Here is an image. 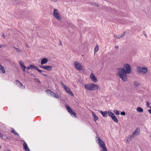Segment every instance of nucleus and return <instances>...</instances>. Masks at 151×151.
Instances as JSON below:
<instances>
[{
  "label": "nucleus",
  "mask_w": 151,
  "mask_h": 151,
  "mask_svg": "<svg viewBox=\"0 0 151 151\" xmlns=\"http://www.w3.org/2000/svg\"><path fill=\"white\" fill-rule=\"evenodd\" d=\"M119 77L121 78L124 81L127 80V74H130L131 73L132 69L130 65L128 63L124 64L123 68H119L117 69Z\"/></svg>",
  "instance_id": "1"
},
{
  "label": "nucleus",
  "mask_w": 151,
  "mask_h": 151,
  "mask_svg": "<svg viewBox=\"0 0 151 151\" xmlns=\"http://www.w3.org/2000/svg\"><path fill=\"white\" fill-rule=\"evenodd\" d=\"M84 87L86 89L91 91L97 90L99 88L98 85L95 84H86Z\"/></svg>",
  "instance_id": "2"
},
{
  "label": "nucleus",
  "mask_w": 151,
  "mask_h": 151,
  "mask_svg": "<svg viewBox=\"0 0 151 151\" xmlns=\"http://www.w3.org/2000/svg\"><path fill=\"white\" fill-rule=\"evenodd\" d=\"M73 64L75 68L76 69L79 70H83L82 67L78 62L77 61H74Z\"/></svg>",
  "instance_id": "3"
},
{
  "label": "nucleus",
  "mask_w": 151,
  "mask_h": 151,
  "mask_svg": "<svg viewBox=\"0 0 151 151\" xmlns=\"http://www.w3.org/2000/svg\"><path fill=\"white\" fill-rule=\"evenodd\" d=\"M138 72L143 73H146L147 72V68L146 67H139L137 68Z\"/></svg>",
  "instance_id": "4"
},
{
  "label": "nucleus",
  "mask_w": 151,
  "mask_h": 151,
  "mask_svg": "<svg viewBox=\"0 0 151 151\" xmlns=\"http://www.w3.org/2000/svg\"><path fill=\"white\" fill-rule=\"evenodd\" d=\"M53 14L54 16L58 19L59 20L61 19V18L59 15L58 10L55 9L54 10Z\"/></svg>",
  "instance_id": "5"
},
{
  "label": "nucleus",
  "mask_w": 151,
  "mask_h": 151,
  "mask_svg": "<svg viewBox=\"0 0 151 151\" xmlns=\"http://www.w3.org/2000/svg\"><path fill=\"white\" fill-rule=\"evenodd\" d=\"M66 91L70 95L72 96H73L74 95L73 93L71 92L69 88H68L66 86H65L64 88Z\"/></svg>",
  "instance_id": "6"
},
{
  "label": "nucleus",
  "mask_w": 151,
  "mask_h": 151,
  "mask_svg": "<svg viewBox=\"0 0 151 151\" xmlns=\"http://www.w3.org/2000/svg\"><path fill=\"white\" fill-rule=\"evenodd\" d=\"M99 143V145L101 148H102L103 149H105L106 147L105 145L104 142L102 140L98 142Z\"/></svg>",
  "instance_id": "7"
},
{
  "label": "nucleus",
  "mask_w": 151,
  "mask_h": 151,
  "mask_svg": "<svg viewBox=\"0 0 151 151\" xmlns=\"http://www.w3.org/2000/svg\"><path fill=\"white\" fill-rule=\"evenodd\" d=\"M19 63L23 71H25L26 67L24 65V63L21 61H19Z\"/></svg>",
  "instance_id": "8"
},
{
  "label": "nucleus",
  "mask_w": 151,
  "mask_h": 151,
  "mask_svg": "<svg viewBox=\"0 0 151 151\" xmlns=\"http://www.w3.org/2000/svg\"><path fill=\"white\" fill-rule=\"evenodd\" d=\"M90 78L92 81L94 82H97V80L96 78V77L92 73L90 75Z\"/></svg>",
  "instance_id": "9"
},
{
  "label": "nucleus",
  "mask_w": 151,
  "mask_h": 151,
  "mask_svg": "<svg viewBox=\"0 0 151 151\" xmlns=\"http://www.w3.org/2000/svg\"><path fill=\"white\" fill-rule=\"evenodd\" d=\"M139 128H137L134 132L131 135V137H134L135 135H136L137 134H138L139 131Z\"/></svg>",
  "instance_id": "10"
},
{
  "label": "nucleus",
  "mask_w": 151,
  "mask_h": 151,
  "mask_svg": "<svg viewBox=\"0 0 151 151\" xmlns=\"http://www.w3.org/2000/svg\"><path fill=\"white\" fill-rule=\"evenodd\" d=\"M16 82L17 83V84L18 86L22 88H25V86H23L22 84L18 80H16Z\"/></svg>",
  "instance_id": "11"
},
{
  "label": "nucleus",
  "mask_w": 151,
  "mask_h": 151,
  "mask_svg": "<svg viewBox=\"0 0 151 151\" xmlns=\"http://www.w3.org/2000/svg\"><path fill=\"white\" fill-rule=\"evenodd\" d=\"M100 112L103 117H106L107 116L108 112L107 111H106L103 112L101 110L100 111Z\"/></svg>",
  "instance_id": "12"
},
{
  "label": "nucleus",
  "mask_w": 151,
  "mask_h": 151,
  "mask_svg": "<svg viewBox=\"0 0 151 151\" xmlns=\"http://www.w3.org/2000/svg\"><path fill=\"white\" fill-rule=\"evenodd\" d=\"M5 72L6 71L4 67L0 65V73H5Z\"/></svg>",
  "instance_id": "13"
},
{
  "label": "nucleus",
  "mask_w": 151,
  "mask_h": 151,
  "mask_svg": "<svg viewBox=\"0 0 151 151\" xmlns=\"http://www.w3.org/2000/svg\"><path fill=\"white\" fill-rule=\"evenodd\" d=\"M23 145L24 148L25 150L26 151H30V149L28 147L27 144L25 142H24Z\"/></svg>",
  "instance_id": "14"
},
{
  "label": "nucleus",
  "mask_w": 151,
  "mask_h": 151,
  "mask_svg": "<svg viewBox=\"0 0 151 151\" xmlns=\"http://www.w3.org/2000/svg\"><path fill=\"white\" fill-rule=\"evenodd\" d=\"M125 32H124L123 34L121 35H115L114 36V37H116V38L119 39L123 37L125 35Z\"/></svg>",
  "instance_id": "15"
},
{
  "label": "nucleus",
  "mask_w": 151,
  "mask_h": 151,
  "mask_svg": "<svg viewBox=\"0 0 151 151\" xmlns=\"http://www.w3.org/2000/svg\"><path fill=\"white\" fill-rule=\"evenodd\" d=\"M48 62V60L46 58H43L41 60V63L42 65L45 64Z\"/></svg>",
  "instance_id": "16"
},
{
  "label": "nucleus",
  "mask_w": 151,
  "mask_h": 151,
  "mask_svg": "<svg viewBox=\"0 0 151 151\" xmlns=\"http://www.w3.org/2000/svg\"><path fill=\"white\" fill-rule=\"evenodd\" d=\"M65 107L67 109V110H68V112L70 113L71 112H72V110L71 108L69 107V106L67 105L66 104L65 105Z\"/></svg>",
  "instance_id": "17"
},
{
  "label": "nucleus",
  "mask_w": 151,
  "mask_h": 151,
  "mask_svg": "<svg viewBox=\"0 0 151 151\" xmlns=\"http://www.w3.org/2000/svg\"><path fill=\"white\" fill-rule=\"evenodd\" d=\"M50 96L55 98H59V96L58 95L56 94L53 92L51 93Z\"/></svg>",
  "instance_id": "18"
},
{
  "label": "nucleus",
  "mask_w": 151,
  "mask_h": 151,
  "mask_svg": "<svg viewBox=\"0 0 151 151\" xmlns=\"http://www.w3.org/2000/svg\"><path fill=\"white\" fill-rule=\"evenodd\" d=\"M112 119L115 122H118V121L116 117L114 115L111 117Z\"/></svg>",
  "instance_id": "19"
},
{
  "label": "nucleus",
  "mask_w": 151,
  "mask_h": 151,
  "mask_svg": "<svg viewBox=\"0 0 151 151\" xmlns=\"http://www.w3.org/2000/svg\"><path fill=\"white\" fill-rule=\"evenodd\" d=\"M137 110L139 112H142L143 109L141 107H138L137 108Z\"/></svg>",
  "instance_id": "20"
},
{
  "label": "nucleus",
  "mask_w": 151,
  "mask_h": 151,
  "mask_svg": "<svg viewBox=\"0 0 151 151\" xmlns=\"http://www.w3.org/2000/svg\"><path fill=\"white\" fill-rule=\"evenodd\" d=\"M29 66L30 67V69H34L35 70H36V69L37 68V66H36L33 65L32 64L30 65H29Z\"/></svg>",
  "instance_id": "21"
},
{
  "label": "nucleus",
  "mask_w": 151,
  "mask_h": 151,
  "mask_svg": "<svg viewBox=\"0 0 151 151\" xmlns=\"http://www.w3.org/2000/svg\"><path fill=\"white\" fill-rule=\"evenodd\" d=\"M89 4H90L91 5L94 6H96L97 7L99 6V5L97 3H93V2H91L89 3Z\"/></svg>",
  "instance_id": "22"
},
{
  "label": "nucleus",
  "mask_w": 151,
  "mask_h": 151,
  "mask_svg": "<svg viewBox=\"0 0 151 151\" xmlns=\"http://www.w3.org/2000/svg\"><path fill=\"white\" fill-rule=\"evenodd\" d=\"M52 67L51 66H46L45 70L50 71L52 69Z\"/></svg>",
  "instance_id": "23"
},
{
  "label": "nucleus",
  "mask_w": 151,
  "mask_h": 151,
  "mask_svg": "<svg viewBox=\"0 0 151 151\" xmlns=\"http://www.w3.org/2000/svg\"><path fill=\"white\" fill-rule=\"evenodd\" d=\"M134 86L135 87H137L140 85L139 83L138 82L136 81H134Z\"/></svg>",
  "instance_id": "24"
},
{
  "label": "nucleus",
  "mask_w": 151,
  "mask_h": 151,
  "mask_svg": "<svg viewBox=\"0 0 151 151\" xmlns=\"http://www.w3.org/2000/svg\"><path fill=\"white\" fill-rule=\"evenodd\" d=\"M108 114H109V116H110L111 117L112 116H114V114L112 113V112L110 111H108Z\"/></svg>",
  "instance_id": "25"
},
{
  "label": "nucleus",
  "mask_w": 151,
  "mask_h": 151,
  "mask_svg": "<svg viewBox=\"0 0 151 151\" xmlns=\"http://www.w3.org/2000/svg\"><path fill=\"white\" fill-rule=\"evenodd\" d=\"M11 132L12 133H14V134L17 135L18 136H19V134L15 131L14 129H12L11 130Z\"/></svg>",
  "instance_id": "26"
},
{
  "label": "nucleus",
  "mask_w": 151,
  "mask_h": 151,
  "mask_svg": "<svg viewBox=\"0 0 151 151\" xmlns=\"http://www.w3.org/2000/svg\"><path fill=\"white\" fill-rule=\"evenodd\" d=\"M93 116L94 117V119L95 121L98 119V117L96 116V115L95 114H93Z\"/></svg>",
  "instance_id": "27"
},
{
  "label": "nucleus",
  "mask_w": 151,
  "mask_h": 151,
  "mask_svg": "<svg viewBox=\"0 0 151 151\" xmlns=\"http://www.w3.org/2000/svg\"><path fill=\"white\" fill-rule=\"evenodd\" d=\"M99 49V46L98 45H97L96 46V47H95L94 48V50H95L94 52H97L98 51Z\"/></svg>",
  "instance_id": "28"
},
{
  "label": "nucleus",
  "mask_w": 151,
  "mask_h": 151,
  "mask_svg": "<svg viewBox=\"0 0 151 151\" xmlns=\"http://www.w3.org/2000/svg\"><path fill=\"white\" fill-rule=\"evenodd\" d=\"M46 93L48 94H49L50 95H51V94L52 93H51L52 92V91H50V90L47 89L46 90Z\"/></svg>",
  "instance_id": "29"
},
{
  "label": "nucleus",
  "mask_w": 151,
  "mask_h": 151,
  "mask_svg": "<svg viewBox=\"0 0 151 151\" xmlns=\"http://www.w3.org/2000/svg\"><path fill=\"white\" fill-rule=\"evenodd\" d=\"M70 114L71 115L76 117V114L75 112L72 111V112H71L70 113Z\"/></svg>",
  "instance_id": "30"
},
{
  "label": "nucleus",
  "mask_w": 151,
  "mask_h": 151,
  "mask_svg": "<svg viewBox=\"0 0 151 151\" xmlns=\"http://www.w3.org/2000/svg\"><path fill=\"white\" fill-rule=\"evenodd\" d=\"M34 80L36 82H37L39 83V84H41V82L39 80L38 78H35Z\"/></svg>",
  "instance_id": "31"
},
{
  "label": "nucleus",
  "mask_w": 151,
  "mask_h": 151,
  "mask_svg": "<svg viewBox=\"0 0 151 151\" xmlns=\"http://www.w3.org/2000/svg\"><path fill=\"white\" fill-rule=\"evenodd\" d=\"M114 113L117 115H119V111L116 110H114Z\"/></svg>",
  "instance_id": "32"
},
{
  "label": "nucleus",
  "mask_w": 151,
  "mask_h": 151,
  "mask_svg": "<svg viewBox=\"0 0 151 151\" xmlns=\"http://www.w3.org/2000/svg\"><path fill=\"white\" fill-rule=\"evenodd\" d=\"M39 72L42 73V72H45V71L44 70L43 71H42V70L39 69L37 67V68L36 69Z\"/></svg>",
  "instance_id": "33"
},
{
  "label": "nucleus",
  "mask_w": 151,
  "mask_h": 151,
  "mask_svg": "<svg viewBox=\"0 0 151 151\" xmlns=\"http://www.w3.org/2000/svg\"><path fill=\"white\" fill-rule=\"evenodd\" d=\"M96 140H97L98 141V142H99L100 141H101V140L100 138H99V137H96Z\"/></svg>",
  "instance_id": "34"
},
{
  "label": "nucleus",
  "mask_w": 151,
  "mask_h": 151,
  "mask_svg": "<svg viewBox=\"0 0 151 151\" xmlns=\"http://www.w3.org/2000/svg\"><path fill=\"white\" fill-rule=\"evenodd\" d=\"M40 68H42L45 69V68H46V66H44L43 65H40Z\"/></svg>",
  "instance_id": "35"
},
{
  "label": "nucleus",
  "mask_w": 151,
  "mask_h": 151,
  "mask_svg": "<svg viewBox=\"0 0 151 151\" xmlns=\"http://www.w3.org/2000/svg\"><path fill=\"white\" fill-rule=\"evenodd\" d=\"M0 35L1 36L4 38H5V37L4 35V34L3 33H0Z\"/></svg>",
  "instance_id": "36"
},
{
  "label": "nucleus",
  "mask_w": 151,
  "mask_h": 151,
  "mask_svg": "<svg viewBox=\"0 0 151 151\" xmlns=\"http://www.w3.org/2000/svg\"><path fill=\"white\" fill-rule=\"evenodd\" d=\"M146 104H147V106L148 107H149L150 108V107H150V104L148 102H147V103H146Z\"/></svg>",
  "instance_id": "37"
},
{
  "label": "nucleus",
  "mask_w": 151,
  "mask_h": 151,
  "mask_svg": "<svg viewBox=\"0 0 151 151\" xmlns=\"http://www.w3.org/2000/svg\"><path fill=\"white\" fill-rule=\"evenodd\" d=\"M121 114L122 115L124 116L125 115V112L123 111L121 113Z\"/></svg>",
  "instance_id": "38"
},
{
  "label": "nucleus",
  "mask_w": 151,
  "mask_h": 151,
  "mask_svg": "<svg viewBox=\"0 0 151 151\" xmlns=\"http://www.w3.org/2000/svg\"><path fill=\"white\" fill-rule=\"evenodd\" d=\"M143 33L144 35L145 36V37H147V34H146L145 32V31H144L143 32Z\"/></svg>",
  "instance_id": "39"
},
{
  "label": "nucleus",
  "mask_w": 151,
  "mask_h": 151,
  "mask_svg": "<svg viewBox=\"0 0 151 151\" xmlns=\"http://www.w3.org/2000/svg\"><path fill=\"white\" fill-rule=\"evenodd\" d=\"M101 151H108L107 150L106 148H105V149L101 150Z\"/></svg>",
  "instance_id": "40"
},
{
  "label": "nucleus",
  "mask_w": 151,
  "mask_h": 151,
  "mask_svg": "<svg viewBox=\"0 0 151 151\" xmlns=\"http://www.w3.org/2000/svg\"><path fill=\"white\" fill-rule=\"evenodd\" d=\"M61 84L63 86V88L65 87V86H66L62 82H61Z\"/></svg>",
  "instance_id": "41"
},
{
  "label": "nucleus",
  "mask_w": 151,
  "mask_h": 151,
  "mask_svg": "<svg viewBox=\"0 0 151 151\" xmlns=\"http://www.w3.org/2000/svg\"><path fill=\"white\" fill-rule=\"evenodd\" d=\"M26 68L27 69L29 70L30 69V67L29 65Z\"/></svg>",
  "instance_id": "42"
},
{
  "label": "nucleus",
  "mask_w": 151,
  "mask_h": 151,
  "mask_svg": "<svg viewBox=\"0 0 151 151\" xmlns=\"http://www.w3.org/2000/svg\"><path fill=\"white\" fill-rule=\"evenodd\" d=\"M148 112L151 114V109H148Z\"/></svg>",
  "instance_id": "43"
},
{
  "label": "nucleus",
  "mask_w": 151,
  "mask_h": 151,
  "mask_svg": "<svg viewBox=\"0 0 151 151\" xmlns=\"http://www.w3.org/2000/svg\"><path fill=\"white\" fill-rule=\"evenodd\" d=\"M42 75L44 76H46V77H47V75L45 74H42Z\"/></svg>",
  "instance_id": "44"
},
{
  "label": "nucleus",
  "mask_w": 151,
  "mask_h": 151,
  "mask_svg": "<svg viewBox=\"0 0 151 151\" xmlns=\"http://www.w3.org/2000/svg\"><path fill=\"white\" fill-rule=\"evenodd\" d=\"M31 76H33L34 77H35V76L33 74H32V73H31Z\"/></svg>",
  "instance_id": "45"
},
{
  "label": "nucleus",
  "mask_w": 151,
  "mask_h": 151,
  "mask_svg": "<svg viewBox=\"0 0 151 151\" xmlns=\"http://www.w3.org/2000/svg\"><path fill=\"white\" fill-rule=\"evenodd\" d=\"M119 47L118 46H116L115 47V48L116 49H118L119 48Z\"/></svg>",
  "instance_id": "46"
},
{
  "label": "nucleus",
  "mask_w": 151,
  "mask_h": 151,
  "mask_svg": "<svg viewBox=\"0 0 151 151\" xmlns=\"http://www.w3.org/2000/svg\"><path fill=\"white\" fill-rule=\"evenodd\" d=\"M62 45V42H61V41H60V43H59V45Z\"/></svg>",
  "instance_id": "47"
},
{
  "label": "nucleus",
  "mask_w": 151,
  "mask_h": 151,
  "mask_svg": "<svg viewBox=\"0 0 151 151\" xmlns=\"http://www.w3.org/2000/svg\"><path fill=\"white\" fill-rule=\"evenodd\" d=\"M52 1L54 2H55L57 1V0H52Z\"/></svg>",
  "instance_id": "48"
},
{
  "label": "nucleus",
  "mask_w": 151,
  "mask_h": 151,
  "mask_svg": "<svg viewBox=\"0 0 151 151\" xmlns=\"http://www.w3.org/2000/svg\"><path fill=\"white\" fill-rule=\"evenodd\" d=\"M4 46L3 45H1L0 46V48H1L2 47Z\"/></svg>",
  "instance_id": "49"
},
{
  "label": "nucleus",
  "mask_w": 151,
  "mask_h": 151,
  "mask_svg": "<svg viewBox=\"0 0 151 151\" xmlns=\"http://www.w3.org/2000/svg\"><path fill=\"white\" fill-rule=\"evenodd\" d=\"M5 151H11V150H5Z\"/></svg>",
  "instance_id": "50"
},
{
  "label": "nucleus",
  "mask_w": 151,
  "mask_h": 151,
  "mask_svg": "<svg viewBox=\"0 0 151 151\" xmlns=\"http://www.w3.org/2000/svg\"><path fill=\"white\" fill-rule=\"evenodd\" d=\"M20 50H17V52H20Z\"/></svg>",
  "instance_id": "51"
},
{
  "label": "nucleus",
  "mask_w": 151,
  "mask_h": 151,
  "mask_svg": "<svg viewBox=\"0 0 151 151\" xmlns=\"http://www.w3.org/2000/svg\"><path fill=\"white\" fill-rule=\"evenodd\" d=\"M14 47V49H15L17 50H18V49L17 48H16V47Z\"/></svg>",
  "instance_id": "52"
},
{
  "label": "nucleus",
  "mask_w": 151,
  "mask_h": 151,
  "mask_svg": "<svg viewBox=\"0 0 151 151\" xmlns=\"http://www.w3.org/2000/svg\"><path fill=\"white\" fill-rule=\"evenodd\" d=\"M92 114H93H93H95L93 112H92Z\"/></svg>",
  "instance_id": "53"
},
{
  "label": "nucleus",
  "mask_w": 151,
  "mask_h": 151,
  "mask_svg": "<svg viewBox=\"0 0 151 151\" xmlns=\"http://www.w3.org/2000/svg\"><path fill=\"white\" fill-rule=\"evenodd\" d=\"M1 148V146L0 145V149Z\"/></svg>",
  "instance_id": "54"
},
{
  "label": "nucleus",
  "mask_w": 151,
  "mask_h": 151,
  "mask_svg": "<svg viewBox=\"0 0 151 151\" xmlns=\"http://www.w3.org/2000/svg\"><path fill=\"white\" fill-rule=\"evenodd\" d=\"M16 4H17V2H16Z\"/></svg>",
  "instance_id": "55"
},
{
  "label": "nucleus",
  "mask_w": 151,
  "mask_h": 151,
  "mask_svg": "<svg viewBox=\"0 0 151 151\" xmlns=\"http://www.w3.org/2000/svg\"><path fill=\"white\" fill-rule=\"evenodd\" d=\"M150 109H151V107H150Z\"/></svg>",
  "instance_id": "56"
}]
</instances>
